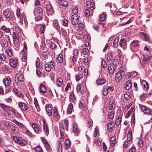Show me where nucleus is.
I'll return each instance as SVG.
<instances>
[{
    "mask_svg": "<svg viewBox=\"0 0 152 152\" xmlns=\"http://www.w3.org/2000/svg\"><path fill=\"white\" fill-rule=\"evenodd\" d=\"M0 42L2 47H7L9 42L10 43V39L9 36L8 35H6L5 37H3L0 39Z\"/></svg>",
    "mask_w": 152,
    "mask_h": 152,
    "instance_id": "1",
    "label": "nucleus"
},
{
    "mask_svg": "<svg viewBox=\"0 0 152 152\" xmlns=\"http://www.w3.org/2000/svg\"><path fill=\"white\" fill-rule=\"evenodd\" d=\"M23 76L22 74L18 73L16 75L15 77V82L17 85L23 84Z\"/></svg>",
    "mask_w": 152,
    "mask_h": 152,
    "instance_id": "2",
    "label": "nucleus"
},
{
    "mask_svg": "<svg viewBox=\"0 0 152 152\" xmlns=\"http://www.w3.org/2000/svg\"><path fill=\"white\" fill-rule=\"evenodd\" d=\"M125 74L124 72L122 70H120L116 73L115 75V80L118 82L120 81L121 79L124 76Z\"/></svg>",
    "mask_w": 152,
    "mask_h": 152,
    "instance_id": "3",
    "label": "nucleus"
},
{
    "mask_svg": "<svg viewBox=\"0 0 152 152\" xmlns=\"http://www.w3.org/2000/svg\"><path fill=\"white\" fill-rule=\"evenodd\" d=\"M45 28L46 25L45 24H40L36 25L35 29L36 31H38L40 34H42L44 33Z\"/></svg>",
    "mask_w": 152,
    "mask_h": 152,
    "instance_id": "4",
    "label": "nucleus"
},
{
    "mask_svg": "<svg viewBox=\"0 0 152 152\" xmlns=\"http://www.w3.org/2000/svg\"><path fill=\"white\" fill-rule=\"evenodd\" d=\"M55 63L53 61H51L48 64H46L45 65V70L47 71H50L51 68H54Z\"/></svg>",
    "mask_w": 152,
    "mask_h": 152,
    "instance_id": "5",
    "label": "nucleus"
},
{
    "mask_svg": "<svg viewBox=\"0 0 152 152\" xmlns=\"http://www.w3.org/2000/svg\"><path fill=\"white\" fill-rule=\"evenodd\" d=\"M140 109L144 113L149 115H151V114L150 109L145 106L141 105L140 106Z\"/></svg>",
    "mask_w": 152,
    "mask_h": 152,
    "instance_id": "6",
    "label": "nucleus"
},
{
    "mask_svg": "<svg viewBox=\"0 0 152 152\" xmlns=\"http://www.w3.org/2000/svg\"><path fill=\"white\" fill-rule=\"evenodd\" d=\"M79 19L76 15H73L71 17V21L72 24L76 25L78 23Z\"/></svg>",
    "mask_w": 152,
    "mask_h": 152,
    "instance_id": "7",
    "label": "nucleus"
},
{
    "mask_svg": "<svg viewBox=\"0 0 152 152\" xmlns=\"http://www.w3.org/2000/svg\"><path fill=\"white\" fill-rule=\"evenodd\" d=\"M18 104L19 107L21 109V110L26 111L28 109V106L25 103L19 102H18Z\"/></svg>",
    "mask_w": 152,
    "mask_h": 152,
    "instance_id": "8",
    "label": "nucleus"
},
{
    "mask_svg": "<svg viewBox=\"0 0 152 152\" xmlns=\"http://www.w3.org/2000/svg\"><path fill=\"white\" fill-rule=\"evenodd\" d=\"M9 62L12 67L16 68L18 64V60L16 59H11L9 60Z\"/></svg>",
    "mask_w": 152,
    "mask_h": 152,
    "instance_id": "9",
    "label": "nucleus"
},
{
    "mask_svg": "<svg viewBox=\"0 0 152 152\" xmlns=\"http://www.w3.org/2000/svg\"><path fill=\"white\" fill-rule=\"evenodd\" d=\"M43 129L45 132L46 134L48 136L49 133V130L47 124L46 123L45 120L43 121Z\"/></svg>",
    "mask_w": 152,
    "mask_h": 152,
    "instance_id": "10",
    "label": "nucleus"
},
{
    "mask_svg": "<svg viewBox=\"0 0 152 152\" xmlns=\"http://www.w3.org/2000/svg\"><path fill=\"white\" fill-rule=\"evenodd\" d=\"M120 46L124 49L126 48V44L125 40L124 39H121L119 42Z\"/></svg>",
    "mask_w": 152,
    "mask_h": 152,
    "instance_id": "11",
    "label": "nucleus"
},
{
    "mask_svg": "<svg viewBox=\"0 0 152 152\" xmlns=\"http://www.w3.org/2000/svg\"><path fill=\"white\" fill-rule=\"evenodd\" d=\"M3 81L5 87H8L10 84L11 79L9 77H7L3 79Z\"/></svg>",
    "mask_w": 152,
    "mask_h": 152,
    "instance_id": "12",
    "label": "nucleus"
},
{
    "mask_svg": "<svg viewBox=\"0 0 152 152\" xmlns=\"http://www.w3.org/2000/svg\"><path fill=\"white\" fill-rule=\"evenodd\" d=\"M115 68V66L113 64H110L108 66V70L110 74H112L114 73Z\"/></svg>",
    "mask_w": 152,
    "mask_h": 152,
    "instance_id": "13",
    "label": "nucleus"
},
{
    "mask_svg": "<svg viewBox=\"0 0 152 152\" xmlns=\"http://www.w3.org/2000/svg\"><path fill=\"white\" fill-rule=\"evenodd\" d=\"M0 106L3 110L6 112H9L11 111L10 107L9 106H8L3 103L0 104Z\"/></svg>",
    "mask_w": 152,
    "mask_h": 152,
    "instance_id": "14",
    "label": "nucleus"
},
{
    "mask_svg": "<svg viewBox=\"0 0 152 152\" xmlns=\"http://www.w3.org/2000/svg\"><path fill=\"white\" fill-rule=\"evenodd\" d=\"M34 13L35 15H36V14L37 13L38 14L40 15H42L43 12L41 7H37L34 10Z\"/></svg>",
    "mask_w": 152,
    "mask_h": 152,
    "instance_id": "15",
    "label": "nucleus"
},
{
    "mask_svg": "<svg viewBox=\"0 0 152 152\" xmlns=\"http://www.w3.org/2000/svg\"><path fill=\"white\" fill-rule=\"evenodd\" d=\"M106 81V79L104 78H99L96 80V83L98 85H103Z\"/></svg>",
    "mask_w": 152,
    "mask_h": 152,
    "instance_id": "16",
    "label": "nucleus"
},
{
    "mask_svg": "<svg viewBox=\"0 0 152 152\" xmlns=\"http://www.w3.org/2000/svg\"><path fill=\"white\" fill-rule=\"evenodd\" d=\"M46 110L47 114L49 116H51L52 114V108L50 105H48L46 106Z\"/></svg>",
    "mask_w": 152,
    "mask_h": 152,
    "instance_id": "17",
    "label": "nucleus"
},
{
    "mask_svg": "<svg viewBox=\"0 0 152 152\" xmlns=\"http://www.w3.org/2000/svg\"><path fill=\"white\" fill-rule=\"evenodd\" d=\"M132 86V81L131 80H129L125 83L124 88L128 90L131 88Z\"/></svg>",
    "mask_w": 152,
    "mask_h": 152,
    "instance_id": "18",
    "label": "nucleus"
},
{
    "mask_svg": "<svg viewBox=\"0 0 152 152\" xmlns=\"http://www.w3.org/2000/svg\"><path fill=\"white\" fill-rule=\"evenodd\" d=\"M32 127L35 132L37 134L39 132L40 129L38 125L36 124L32 123Z\"/></svg>",
    "mask_w": 152,
    "mask_h": 152,
    "instance_id": "19",
    "label": "nucleus"
},
{
    "mask_svg": "<svg viewBox=\"0 0 152 152\" xmlns=\"http://www.w3.org/2000/svg\"><path fill=\"white\" fill-rule=\"evenodd\" d=\"M141 83L142 86V87L145 91L148 90V83L145 80H142L141 82Z\"/></svg>",
    "mask_w": 152,
    "mask_h": 152,
    "instance_id": "20",
    "label": "nucleus"
},
{
    "mask_svg": "<svg viewBox=\"0 0 152 152\" xmlns=\"http://www.w3.org/2000/svg\"><path fill=\"white\" fill-rule=\"evenodd\" d=\"M3 14L9 20H11L12 19V18L11 16V13L8 11H3Z\"/></svg>",
    "mask_w": 152,
    "mask_h": 152,
    "instance_id": "21",
    "label": "nucleus"
},
{
    "mask_svg": "<svg viewBox=\"0 0 152 152\" xmlns=\"http://www.w3.org/2000/svg\"><path fill=\"white\" fill-rule=\"evenodd\" d=\"M140 36L144 40L147 41L149 38V37L148 35L143 32L140 33Z\"/></svg>",
    "mask_w": 152,
    "mask_h": 152,
    "instance_id": "22",
    "label": "nucleus"
},
{
    "mask_svg": "<svg viewBox=\"0 0 152 152\" xmlns=\"http://www.w3.org/2000/svg\"><path fill=\"white\" fill-rule=\"evenodd\" d=\"M13 38L14 42L15 43H17L19 41V36L15 32H13Z\"/></svg>",
    "mask_w": 152,
    "mask_h": 152,
    "instance_id": "23",
    "label": "nucleus"
},
{
    "mask_svg": "<svg viewBox=\"0 0 152 152\" xmlns=\"http://www.w3.org/2000/svg\"><path fill=\"white\" fill-rule=\"evenodd\" d=\"M86 5L87 7L92 10L94 8V4L93 2H91V1H87L86 2Z\"/></svg>",
    "mask_w": 152,
    "mask_h": 152,
    "instance_id": "24",
    "label": "nucleus"
},
{
    "mask_svg": "<svg viewBox=\"0 0 152 152\" xmlns=\"http://www.w3.org/2000/svg\"><path fill=\"white\" fill-rule=\"evenodd\" d=\"M39 88V91L41 93L44 94L46 93L47 89L44 85L42 84H41L40 85Z\"/></svg>",
    "mask_w": 152,
    "mask_h": 152,
    "instance_id": "25",
    "label": "nucleus"
},
{
    "mask_svg": "<svg viewBox=\"0 0 152 152\" xmlns=\"http://www.w3.org/2000/svg\"><path fill=\"white\" fill-rule=\"evenodd\" d=\"M73 132L77 134L79 132V130L78 128L77 124L76 123H74L73 125Z\"/></svg>",
    "mask_w": 152,
    "mask_h": 152,
    "instance_id": "26",
    "label": "nucleus"
},
{
    "mask_svg": "<svg viewBox=\"0 0 152 152\" xmlns=\"http://www.w3.org/2000/svg\"><path fill=\"white\" fill-rule=\"evenodd\" d=\"M46 9L47 12L49 13H53V10L52 7L50 4H48L46 5Z\"/></svg>",
    "mask_w": 152,
    "mask_h": 152,
    "instance_id": "27",
    "label": "nucleus"
},
{
    "mask_svg": "<svg viewBox=\"0 0 152 152\" xmlns=\"http://www.w3.org/2000/svg\"><path fill=\"white\" fill-rule=\"evenodd\" d=\"M18 143L22 146H24L26 144V141L21 137L19 138Z\"/></svg>",
    "mask_w": 152,
    "mask_h": 152,
    "instance_id": "28",
    "label": "nucleus"
},
{
    "mask_svg": "<svg viewBox=\"0 0 152 152\" xmlns=\"http://www.w3.org/2000/svg\"><path fill=\"white\" fill-rule=\"evenodd\" d=\"M127 139L129 142L132 140V132L131 130H130L128 132L127 135Z\"/></svg>",
    "mask_w": 152,
    "mask_h": 152,
    "instance_id": "29",
    "label": "nucleus"
},
{
    "mask_svg": "<svg viewBox=\"0 0 152 152\" xmlns=\"http://www.w3.org/2000/svg\"><path fill=\"white\" fill-rule=\"evenodd\" d=\"M57 61L58 63L61 64L63 61V56L62 54H60L56 58Z\"/></svg>",
    "mask_w": 152,
    "mask_h": 152,
    "instance_id": "30",
    "label": "nucleus"
},
{
    "mask_svg": "<svg viewBox=\"0 0 152 152\" xmlns=\"http://www.w3.org/2000/svg\"><path fill=\"white\" fill-rule=\"evenodd\" d=\"M73 107V105L72 103H69L67 108V113L69 114H70L72 113V109Z\"/></svg>",
    "mask_w": 152,
    "mask_h": 152,
    "instance_id": "31",
    "label": "nucleus"
},
{
    "mask_svg": "<svg viewBox=\"0 0 152 152\" xmlns=\"http://www.w3.org/2000/svg\"><path fill=\"white\" fill-rule=\"evenodd\" d=\"M113 52H110L107 55V60L110 61L112 59L113 57Z\"/></svg>",
    "mask_w": 152,
    "mask_h": 152,
    "instance_id": "32",
    "label": "nucleus"
},
{
    "mask_svg": "<svg viewBox=\"0 0 152 152\" xmlns=\"http://www.w3.org/2000/svg\"><path fill=\"white\" fill-rule=\"evenodd\" d=\"M56 82L57 86L59 87L63 84V80L61 78H58L56 79Z\"/></svg>",
    "mask_w": 152,
    "mask_h": 152,
    "instance_id": "33",
    "label": "nucleus"
},
{
    "mask_svg": "<svg viewBox=\"0 0 152 152\" xmlns=\"http://www.w3.org/2000/svg\"><path fill=\"white\" fill-rule=\"evenodd\" d=\"M115 136H112L110 139V145L112 147L114 146L115 143Z\"/></svg>",
    "mask_w": 152,
    "mask_h": 152,
    "instance_id": "34",
    "label": "nucleus"
},
{
    "mask_svg": "<svg viewBox=\"0 0 152 152\" xmlns=\"http://www.w3.org/2000/svg\"><path fill=\"white\" fill-rule=\"evenodd\" d=\"M64 148L66 149H68L70 147V141L69 140H65L64 142Z\"/></svg>",
    "mask_w": 152,
    "mask_h": 152,
    "instance_id": "35",
    "label": "nucleus"
},
{
    "mask_svg": "<svg viewBox=\"0 0 152 152\" xmlns=\"http://www.w3.org/2000/svg\"><path fill=\"white\" fill-rule=\"evenodd\" d=\"M6 53L9 57H12L13 55V52L11 49H8L6 50Z\"/></svg>",
    "mask_w": 152,
    "mask_h": 152,
    "instance_id": "36",
    "label": "nucleus"
},
{
    "mask_svg": "<svg viewBox=\"0 0 152 152\" xmlns=\"http://www.w3.org/2000/svg\"><path fill=\"white\" fill-rule=\"evenodd\" d=\"M130 45L134 47H137L139 45V41L137 40H134L131 43Z\"/></svg>",
    "mask_w": 152,
    "mask_h": 152,
    "instance_id": "37",
    "label": "nucleus"
},
{
    "mask_svg": "<svg viewBox=\"0 0 152 152\" xmlns=\"http://www.w3.org/2000/svg\"><path fill=\"white\" fill-rule=\"evenodd\" d=\"M1 29L6 32L7 33H9L10 31V28L6 27L4 26H2L1 27Z\"/></svg>",
    "mask_w": 152,
    "mask_h": 152,
    "instance_id": "38",
    "label": "nucleus"
},
{
    "mask_svg": "<svg viewBox=\"0 0 152 152\" xmlns=\"http://www.w3.org/2000/svg\"><path fill=\"white\" fill-rule=\"evenodd\" d=\"M131 94L129 92H126L124 94V97L125 99L126 100L129 99L131 96Z\"/></svg>",
    "mask_w": 152,
    "mask_h": 152,
    "instance_id": "39",
    "label": "nucleus"
},
{
    "mask_svg": "<svg viewBox=\"0 0 152 152\" xmlns=\"http://www.w3.org/2000/svg\"><path fill=\"white\" fill-rule=\"evenodd\" d=\"M119 41V38H116L114 41L113 43V47L116 48L118 45V42Z\"/></svg>",
    "mask_w": 152,
    "mask_h": 152,
    "instance_id": "40",
    "label": "nucleus"
},
{
    "mask_svg": "<svg viewBox=\"0 0 152 152\" xmlns=\"http://www.w3.org/2000/svg\"><path fill=\"white\" fill-rule=\"evenodd\" d=\"M59 3L61 5L64 7H67V2L65 1L62 0H60Z\"/></svg>",
    "mask_w": 152,
    "mask_h": 152,
    "instance_id": "41",
    "label": "nucleus"
},
{
    "mask_svg": "<svg viewBox=\"0 0 152 152\" xmlns=\"http://www.w3.org/2000/svg\"><path fill=\"white\" fill-rule=\"evenodd\" d=\"M22 54H23V56L22 57V60L23 61L26 62L27 60V52H23Z\"/></svg>",
    "mask_w": 152,
    "mask_h": 152,
    "instance_id": "42",
    "label": "nucleus"
},
{
    "mask_svg": "<svg viewBox=\"0 0 152 152\" xmlns=\"http://www.w3.org/2000/svg\"><path fill=\"white\" fill-rule=\"evenodd\" d=\"M34 103L35 106V107L36 108L37 110L39 109V105L37 100V99L36 98H34Z\"/></svg>",
    "mask_w": 152,
    "mask_h": 152,
    "instance_id": "43",
    "label": "nucleus"
},
{
    "mask_svg": "<svg viewBox=\"0 0 152 152\" xmlns=\"http://www.w3.org/2000/svg\"><path fill=\"white\" fill-rule=\"evenodd\" d=\"M18 127L15 125L13 126L11 128V130L12 132L16 133L18 132Z\"/></svg>",
    "mask_w": 152,
    "mask_h": 152,
    "instance_id": "44",
    "label": "nucleus"
},
{
    "mask_svg": "<svg viewBox=\"0 0 152 152\" xmlns=\"http://www.w3.org/2000/svg\"><path fill=\"white\" fill-rule=\"evenodd\" d=\"M121 117L119 116L115 121V124L116 125V126H118L121 123Z\"/></svg>",
    "mask_w": 152,
    "mask_h": 152,
    "instance_id": "45",
    "label": "nucleus"
},
{
    "mask_svg": "<svg viewBox=\"0 0 152 152\" xmlns=\"http://www.w3.org/2000/svg\"><path fill=\"white\" fill-rule=\"evenodd\" d=\"M42 15H39L35 17V20L36 21H39L42 19Z\"/></svg>",
    "mask_w": 152,
    "mask_h": 152,
    "instance_id": "46",
    "label": "nucleus"
},
{
    "mask_svg": "<svg viewBox=\"0 0 152 152\" xmlns=\"http://www.w3.org/2000/svg\"><path fill=\"white\" fill-rule=\"evenodd\" d=\"M102 93L104 96L107 95L108 94V88L104 87L102 90Z\"/></svg>",
    "mask_w": 152,
    "mask_h": 152,
    "instance_id": "47",
    "label": "nucleus"
},
{
    "mask_svg": "<svg viewBox=\"0 0 152 152\" xmlns=\"http://www.w3.org/2000/svg\"><path fill=\"white\" fill-rule=\"evenodd\" d=\"M109 108L110 110H113L115 108V105L112 102H110L109 105Z\"/></svg>",
    "mask_w": 152,
    "mask_h": 152,
    "instance_id": "48",
    "label": "nucleus"
},
{
    "mask_svg": "<svg viewBox=\"0 0 152 152\" xmlns=\"http://www.w3.org/2000/svg\"><path fill=\"white\" fill-rule=\"evenodd\" d=\"M114 115V112L113 111H111L108 114V116L109 118L112 120L113 117Z\"/></svg>",
    "mask_w": 152,
    "mask_h": 152,
    "instance_id": "49",
    "label": "nucleus"
},
{
    "mask_svg": "<svg viewBox=\"0 0 152 152\" xmlns=\"http://www.w3.org/2000/svg\"><path fill=\"white\" fill-rule=\"evenodd\" d=\"M81 84H78L77 86L76 90L77 92L80 91V93L81 94L83 93V91H81Z\"/></svg>",
    "mask_w": 152,
    "mask_h": 152,
    "instance_id": "50",
    "label": "nucleus"
},
{
    "mask_svg": "<svg viewBox=\"0 0 152 152\" xmlns=\"http://www.w3.org/2000/svg\"><path fill=\"white\" fill-rule=\"evenodd\" d=\"M35 149L36 152H43L42 148L40 146H37L35 148Z\"/></svg>",
    "mask_w": 152,
    "mask_h": 152,
    "instance_id": "51",
    "label": "nucleus"
},
{
    "mask_svg": "<svg viewBox=\"0 0 152 152\" xmlns=\"http://www.w3.org/2000/svg\"><path fill=\"white\" fill-rule=\"evenodd\" d=\"M50 48L52 50L56 49V43L54 42L51 43L50 44Z\"/></svg>",
    "mask_w": 152,
    "mask_h": 152,
    "instance_id": "52",
    "label": "nucleus"
},
{
    "mask_svg": "<svg viewBox=\"0 0 152 152\" xmlns=\"http://www.w3.org/2000/svg\"><path fill=\"white\" fill-rule=\"evenodd\" d=\"M101 66L102 67L105 68L107 66V64L105 61L102 60L101 63Z\"/></svg>",
    "mask_w": 152,
    "mask_h": 152,
    "instance_id": "53",
    "label": "nucleus"
},
{
    "mask_svg": "<svg viewBox=\"0 0 152 152\" xmlns=\"http://www.w3.org/2000/svg\"><path fill=\"white\" fill-rule=\"evenodd\" d=\"M53 114L54 115L55 117H58V113L57 110V109L56 108H55L54 110Z\"/></svg>",
    "mask_w": 152,
    "mask_h": 152,
    "instance_id": "54",
    "label": "nucleus"
},
{
    "mask_svg": "<svg viewBox=\"0 0 152 152\" xmlns=\"http://www.w3.org/2000/svg\"><path fill=\"white\" fill-rule=\"evenodd\" d=\"M133 110V109L132 107L130 110L128 111L127 114L126 115V118L128 117L130 115V114L132 112Z\"/></svg>",
    "mask_w": 152,
    "mask_h": 152,
    "instance_id": "55",
    "label": "nucleus"
},
{
    "mask_svg": "<svg viewBox=\"0 0 152 152\" xmlns=\"http://www.w3.org/2000/svg\"><path fill=\"white\" fill-rule=\"evenodd\" d=\"M84 12L85 16L88 17L90 15V12L89 10L85 9Z\"/></svg>",
    "mask_w": 152,
    "mask_h": 152,
    "instance_id": "56",
    "label": "nucleus"
},
{
    "mask_svg": "<svg viewBox=\"0 0 152 152\" xmlns=\"http://www.w3.org/2000/svg\"><path fill=\"white\" fill-rule=\"evenodd\" d=\"M5 145V142L4 140L0 136V145L4 146Z\"/></svg>",
    "mask_w": 152,
    "mask_h": 152,
    "instance_id": "57",
    "label": "nucleus"
},
{
    "mask_svg": "<svg viewBox=\"0 0 152 152\" xmlns=\"http://www.w3.org/2000/svg\"><path fill=\"white\" fill-rule=\"evenodd\" d=\"M83 53L84 55H86L88 52V50L87 48H83L82 50Z\"/></svg>",
    "mask_w": 152,
    "mask_h": 152,
    "instance_id": "58",
    "label": "nucleus"
},
{
    "mask_svg": "<svg viewBox=\"0 0 152 152\" xmlns=\"http://www.w3.org/2000/svg\"><path fill=\"white\" fill-rule=\"evenodd\" d=\"M72 12L74 14V15H76L75 14L78 12V8L77 7H75L72 9Z\"/></svg>",
    "mask_w": 152,
    "mask_h": 152,
    "instance_id": "59",
    "label": "nucleus"
},
{
    "mask_svg": "<svg viewBox=\"0 0 152 152\" xmlns=\"http://www.w3.org/2000/svg\"><path fill=\"white\" fill-rule=\"evenodd\" d=\"M0 59L2 61H5L6 59V57L5 55L4 54H0Z\"/></svg>",
    "mask_w": 152,
    "mask_h": 152,
    "instance_id": "60",
    "label": "nucleus"
},
{
    "mask_svg": "<svg viewBox=\"0 0 152 152\" xmlns=\"http://www.w3.org/2000/svg\"><path fill=\"white\" fill-rule=\"evenodd\" d=\"M105 16L104 14H102L99 16V20L102 21L105 19Z\"/></svg>",
    "mask_w": 152,
    "mask_h": 152,
    "instance_id": "61",
    "label": "nucleus"
},
{
    "mask_svg": "<svg viewBox=\"0 0 152 152\" xmlns=\"http://www.w3.org/2000/svg\"><path fill=\"white\" fill-rule=\"evenodd\" d=\"M24 47L23 50L22 51V53L25 52H26V51L27 50V48L26 43L24 42Z\"/></svg>",
    "mask_w": 152,
    "mask_h": 152,
    "instance_id": "62",
    "label": "nucleus"
},
{
    "mask_svg": "<svg viewBox=\"0 0 152 152\" xmlns=\"http://www.w3.org/2000/svg\"><path fill=\"white\" fill-rule=\"evenodd\" d=\"M137 75V73L136 72H132L130 74V76L132 77H135Z\"/></svg>",
    "mask_w": 152,
    "mask_h": 152,
    "instance_id": "63",
    "label": "nucleus"
},
{
    "mask_svg": "<svg viewBox=\"0 0 152 152\" xmlns=\"http://www.w3.org/2000/svg\"><path fill=\"white\" fill-rule=\"evenodd\" d=\"M68 121L66 119H65L64 120V124L66 127H67V128H68Z\"/></svg>",
    "mask_w": 152,
    "mask_h": 152,
    "instance_id": "64",
    "label": "nucleus"
}]
</instances>
